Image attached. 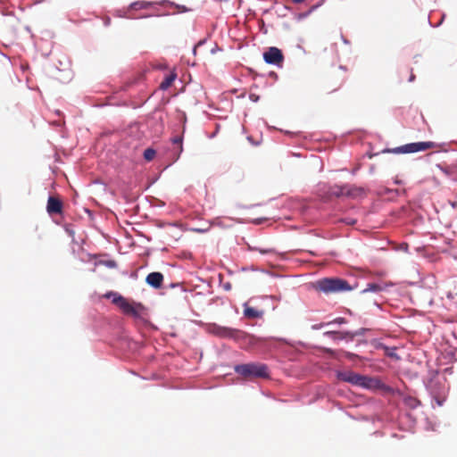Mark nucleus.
Listing matches in <instances>:
<instances>
[{"label": "nucleus", "mask_w": 457, "mask_h": 457, "mask_svg": "<svg viewBox=\"0 0 457 457\" xmlns=\"http://www.w3.org/2000/svg\"><path fill=\"white\" fill-rule=\"evenodd\" d=\"M366 329L361 328L359 331H356L354 333L353 332H338V331H326L324 333V336L330 337L332 340H343L345 338H349L350 340H353L354 337L356 336H361L364 334V331Z\"/></svg>", "instance_id": "6"}, {"label": "nucleus", "mask_w": 457, "mask_h": 457, "mask_svg": "<svg viewBox=\"0 0 457 457\" xmlns=\"http://www.w3.org/2000/svg\"><path fill=\"white\" fill-rule=\"evenodd\" d=\"M253 250L258 251L262 254H267V253H274L273 249H262V248H259V247H254Z\"/></svg>", "instance_id": "19"}, {"label": "nucleus", "mask_w": 457, "mask_h": 457, "mask_svg": "<svg viewBox=\"0 0 457 457\" xmlns=\"http://www.w3.org/2000/svg\"><path fill=\"white\" fill-rule=\"evenodd\" d=\"M177 78V73L172 71L170 75H168L160 84L159 87L161 90H167L172 83L175 81Z\"/></svg>", "instance_id": "14"}, {"label": "nucleus", "mask_w": 457, "mask_h": 457, "mask_svg": "<svg viewBox=\"0 0 457 457\" xmlns=\"http://www.w3.org/2000/svg\"><path fill=\"white\" fill-rule=\"evenodd\" d=\"M386 285L382 284H377V283H370L367 285V287L363 290V293L367 292H380L385 289Z\"/></svg>", "instance_id": "15"}, {"label": "nucleus", "mask_w": 457, "mask_h": 457, "mask_svg": "<svg viewBox=\"0 0 457 457\" xmlns=\"http://www.w3.org/2000/svg\"><path fill=\"white\" fill-rule=\"evenodd\" d=\"M250 98H251L253 101H254V102H256V101L258 100V96H254V95H250Z\"/></svg>", "instance_id": "24"}, {"label": "nucleus", "mask_w": 457, "mask_h": 457, "mask_svg": "<svg viewBox=\"0 0 457 457\" xmlns=\"http://www.w3.org/2000/svg\"><path fill=\"white\" fill-rule=\"evenodd\" d=\"M235 371L245 378H268V367L262 363H246L235 367Z\"/></svg>", "instance_id": "3"}, {"label": "nucleus", "mask_w": 457, "mask_h": 457, "mask_svg": "<svg viewBox=\"0 0 457 457\" xmlns=\"http://www.w3.org/2000/svg\"><path fill=\"white\" fill-rule=\"evenodd\" d=\"M149 5L146 2H135L130 4V8L132 10H141L147 8Z\"/></svg>", "instance_id": "16"}, {"label": "nucleus", "mask_w": 457, "mask_h": 457, "mask_svg": "<svg viewBox=\"0 0 457 457\" xmlns=\"http://www.w3.org/2000/svg\"><path fill=\"white\" fill-rule=\"evenodd\" d=\"M359 375L360 374L355 373L352 370L339 371L337 372V378L341 381L350 383L353 386H357Z\"/></svg>", "instance_id": "11"}, {"label": "nucleus", "mask_w": 457, "mask_h": 457, "mask_svg": "<svg viewBox=\"0 0 457 457\" xmlns=\"http://www.w3.org/2000/svg\"><path fill=\"white\" fill-rule=\"evenodd\" d=\"M312 287L326 295L351 291L353 287L345 279L339 278H324L312 283Z\"/></svg>", "instance_id": "1"}, {"label": "nucleus", "mask_w": 457, "mask_h": 457, "mask_svg": "<svg viewBox=\"0 0 457 457\" xmlns=\"http://www.w3.org/2000/svg\"><path fill=\"white\" fill-rule=\"evenodd\" d=\"M263 59L269 64L280 66L283 63L284 55L280 49L271 46L263 53Z\"/></svg>", "instance_id": "5"}, {"label": "nucleus", "mask_w": 457, "mask_h": 457, "mask_svg": "<svg viewBox=\"0 0 457 457\" xmlns=\"http://www.w3.org/2000/svg\"><path fill=\"white\" fill-rule=\"evenodd\" d=\"M435 147V143L433 142H416L410 143L404 145L395 147L393 149H386L384 152L386 153H393V154H411L417 152L427 151Z\"/></svg>", "instance_id": "4"}, {"label": "nucleus", "mask_w": 457, "mask_h": 457, "mask_svg": "<svg viewBox=\"0 0 457 457\" xmlns=\"http://www.w3.org/2000/svg\"><path fill=\"white\" fill-rule=\"evenodd\" d=\"M414 79V75H411L410 78V81H412Z\"/></svg>", "instance_id": "26"}, {"label": "nucleus", "mask_w": 457, "mask_h": 457, "mask_svg": "<svg viewBox=\"0 0 457 457\" xmlns=\"http://www.w3.org/2000/svg\"><path fill=\"white\" fill-rule=\"evenodd\" d=\"M155 154V150H154L153 148H147L144 152V158L146 161H152L154 158Z\"/></svg>", "instance_id": "17"}, {"label": "nucleus", "mask_w": 457, "mask_h": 457, "mask_svg": "<svg viewBox=\"0 0 457 457\" xmlns=\"http://www.w3.org/2000/svg\"><path fill=\"white\" fill-rule=\"evenodd\" d=\"M212 332L218 337H228V338L236 337V336L239 333L243 334V332L238 329L217 326V325L212 326Z\"/></svg>", "instance_id": "8"}, {"label": "nucleus", "mask_w": 457, "mask_h": 457, "mask_svg": "<svg viewBox=\"0 0 457 457\" xmlns=\"http://www.w3.org/2000/svg\"><path fill=\"white\" fill-rule=\"evenodd\" d=\"M357 386L367 389H378L382 386V382L377 378L363 376L360 374Z\"/></svg>", "instance_id": "7"}, {"label": "nucleus", "mask_w": 457, "mask_h": 457, "mask_svg": "<svg viewBox=\"0 0 457 457\" xmlns=\"http://www.w3.org/2000/svg\"><path fill=\"white\" fill-rule=\"evenodd\" d=\"M324 352L328 353H330V354L334 353V351L332 349H329V348H325Z\"/></svg>", "instance_id": "23"}, {"label": "nucleus", "mask_w": 457, "mask_h": 457, "mask_svg": "<svg viewBox=\"0 0 457 457\" xmlns=\"http://www.w3.org/2000/svg\"><path fill=\"white\" fill-rule=\"evenodd\" d=\"M46 211L49 214H60L62 212V201L54 196H50L47 200Z\"/></svg>", "instance_id": "9"}, {"label": "nucleus", "mask_w": 457, "mask_h": 457, "mask_svg": "<svg viewBox=\"0 0 457 457\" xmlns=\"http://www.w3.org/2000/svg\"><path fill=\"white\" fill-rule=\"evenodd\" d=\"M244 307V315L248 319H258L263 315V311L251 307L247 303H245Z\"/></svg>", "instance_id": "13"}, {"label": "nucleus", "mask_w": 457, "mask_h": 457, "mask_svg": "<svg viewBox=\"0 0 457 457\" xmlns=\"http://www.w3.org/2000/svg\"><path fill=\"white\" fill-rule=\"evenodd\" d=\"M294 4H301L303 3L304 0H292Z\"/></svg>", "instance_id": "25"}, {"label": "nucleus", "mask_w": 457, "mask_h": 457, "mask_svg": "<svg viewBox=\"0 0 457 457\" xmlns=\"http://www.w3.org/2000/svg\"><path fill=\"white\" fill-rule=\"evenodd\" d=\"M333 322L342 324V323L345 322V318H337Z\"/></svg>", "instance_id": "22"}, {"label": "nucleus", "mask_w": 457, "mask_h": 457, "mask_svg": "<svg viewBox=\"0 0 457 457\" xmlns=\"http://www.w3.org/2000/svg\"><path fill=\"white\" fill-rule=\"evenodd\" d=\"M172 142H173V144H176V145H179V153H181L182 149H183V147H182V138L180 137H174L172 139Z\"/></svg>", "instance_id": "18"}, {"label": "nucleus", "mask_w": 457, "mask_h": 457, "mask_svg": "<svg viewBox=\"0 0 457 457\" xmlns=\"http://www.w3.org/2000/svg\"><path fill=\"white\" fill-rule=\"evenodd\" d=\"M362 193H363L362 188H358V187L348 188L346 187H338L337 190H334L332 192V194L337 196L348 195V196H353V197L360 195Z\"/></svg>", "instance_id": "10"}, {"label": "nucleus", "mask_w": 457, "mask_h": 457, "mask_svg": "<svg viewBox=\"0 0 457 457\" xmlns=\"http://www.w3.org/2000/svg\"><path fill=\"white\" fill-rule=\"evenodd\" d=\"M163 275L161 272H151L146 276L145 282L154 288H160L162 285Z\"/></svg>", "instance_id": "12"}, {"label": "nucleus", "mask_w": 457, "mask_h": 457, "mask_svg": "<svg viewBox=\"0 0 457 457\" xmlns=\"http://www.w3.org/2000/svg\"><path fill=\"white\" fill-rule=\"evenodd\" d=\"M106 265L110 268H115L116 262L114 261H108V262H106Z\"/></svg>", "instance_id": "20"}, {"label": "nucleus", "mask_w": 457, "mask_h": 457, "mask_svg": "<svg viewBox=\"0 0 457 457\" xmlns=\"http://www.w3.org/2000/svg\"><path fill=\"white\" fill-rule=\"evenodd\" d=\"M105 296L107 298L112 297V303L116 304L126 315L138 318L141 316L143 311L145 310L142 303L134 302L131 303L117 293L110 292L106 294Z\"/></svg>", "instance_id": "2"}, {"label": "nucleus", "mask_w": 457, "mask_h": 457, "mask_svg": "<svg viewBox=\"0 0 457 457\" xmlns=\"http://www.w3.org/2000/svg\"><path fill=\"white\" fill-rule=\"evenodd\" d=\"M342 84H343V83H342V82H340L337 87H333V88L329 89L328 92V93H331V92H335V91H337V89H339V88L342 87Z\"/></svg>", "instance_id": "21"}]
</instances>
